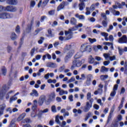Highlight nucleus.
Listing matches in <instances>:
<instances>
[{
    "instance_id": "obj_1",
    "label": "nucleus",
    "mask_w": 127,
    "mask_h": 127,
    "mask_svg": "<svg viewBox=\"0 0 127 127\" xmlns=\"http://www.w3.org/2000/svg\"><path fill=\"white\" fill-rule=\"evenodd\" d=\"M2 11H4V6L0 5V19H8L13 17L12 14Z\"/></svg>"
},
{
    "instance_id": "obj_2",
    "label": "nucleus",
    "mask_w": 127,
    "mask_h": 127,
    "mask_svg": "<svg viewBox=\"0 0 127 127\" xmlns=\"http://www.w3.org/2000/svg\"><path fill=\"white\" fill-rule=\"evenodd\" d=\"M80 57H82V52H79L77 53L75 56H74V59L72 61V63L73 64H84L85 63V60L82 59L81 61H80L79 60V58H80Z\"/></svg>"
},
{
    "instance_id": "obj_3",
    "label": "nucleus",
    "mask_w": 127,
    "mask_h": 127,
    "mask_svg": "<svg viewBox=\"0 0 127 127\" xmlns=\"http://www.w3.org/2000/svg\"><path fill=\"white\" fill-rule=\"evenodd\" d=\"M93 102H94V99H90L89 102L86 103L85 106L81 107V109L83 110L84 113H88V112L90 111V109H91L93 106Z\"/></svg>"
},
{
    "instance_id": "obj_4",
    "label": "nucleus",
    "mask_w": 127,
    "mask_h": 127,
    "mask_svg": "<svg viewBox=\"0 0 127 127\" xmlns=\"http://www.w3.org/2000/svg\"><path fill=\"white\" fill-rule=\"evenodd\" d=\"M9 90V87L4 85L2 87H0V99H2L4 96H5V94L7 92V91Z\"/></svg>"
},
{
    "instance_id": "obj_5",
    "label": "nucleus",
    "mask_w": 127,
    "mask_h": 127,
    "mask_svg": "<svg viewBox=\"0 0 127 127\" xmlns=\"http://www.w3.org/2000/svg\"><path fill=\"white\" fill-rule=\"evenodd\" d=\"M75 30V27H73L71 29H69L68 31H65L64 34L66 36V40H69L72 38V31H74Z\"/></svg>"
},
{
    "instance_id": "obj_6",
    "label": "nucleus",
    "mask_w": 127,
    "mask_h": 127,
    "mask_svg": "<svg viewBox=\"0 0 127 127\" xmlns=\"http://www.w3.org/2000/svg\"><path fill=\"white\" fill-rule=\"evenodd\" d=\"M80 51L81 52H91L92 51V48H91V46L87 45L86 44H84L81 45L80 48Z\"/></svg>"
},
{
    "instance_id": "obj_7",
    "label": "nucleus",
    "mask_w": 127,
    "mask_h": 127,
    "mask_svg": "<svg viewBox=\"0 0 127 127\" xmlns=\"http://www.w3.org/2000/svg\"><path fill=\"white\" fill-rule=\"evenodd\" d=\"M74 54V51H72L71 52H69L67 55L65 57L64 60L65 63H68L69 61H70V59H71V57L73 56V55Z\"/></svg>"
},
{
    "instance_id": "obj_8",
    "label": "nucleus",
    "mask_w": 127,
    "mask_h": 127,
    "mask_svg": "<svg viewBox=\"0 0 127 127\" xmlns=\"http://www.w3.org/2000/svg\"><path fill=\"white\" fill-rule=\"evenodd\" d=\"M118 42L121 44H127V35H124L122 37L118 39Z\"/></svg>"
},
{
    "instance_id": "obj_9",
    "label": "nucleus",
    "mask_w": 127,
    "mask_h": 127,
    "mask_svg": "<svg viewBox=\"0 0 127 127\" xmlns=\"http://www.w3.org/2000/svg\"><path fill=\"white\" fill-rule=\"evenodd\" d=\"M56 97L55 92H52L48 96V102H53L55 101V98Z\"/></svg>"
},
{
    "instance_id": "obj_10",
    "label": "nucleus",
    "mask_w": 127,
    "mask_h": 127,
    "mask_svg": "<svg viewBox=\"0 0 127 127\" xmlns=\"http://www.w3.org/2000/svg\"><path fill=\"white\" fill-rule=\"evenodd\" d=\"M56 92L59 93L60 96H63L64 94L65 95L68 94V91L62 89L60 87L57 88Z\"/></svg>"
},
{
    "instance_id": "obj_11",
    "label": "nucleus",
    "mask_w": 127,
    "mask_h": 127,
    "mask_svg": "<svg viewBox=\"0 0 127 127\" xmlns=\"http://www.w3.org/2000/svg\"><path fill=\"white\" fill-rule=\"evenodd\" d=\"M46 99V97L44 95H42L40 97L38 101V104L39 106H42V105H43V103L45 101Z\"/></svg>"
},
{
    "instance_id": "obj_12",
    "label": "nucleus",
    "mask_w": 127,
    "mask_h": 127,
    "mask_svg": "<svg viewBox=\"0 0 127 127\" xmlns=\"http://www.w3.org/2000/svg\"><path fill=\"white\" fill-rule=\"evenodd\" d=\"M118 87H119L118 84H115L114 85L113 89V91L110 94L111 97H115L116 96V94H117V91H118Z\"/></svg>"
},
{
    "instance_id": "obj_13",
    "label": "nucleus",
    "mask_w": 127,
    "mask_h": 127,
    "mask_svg": "<svg viewBox=\"0 0 127 127\" xmlns=\"http://www.w3.org/2000/svg\"><path fill=\"white\" fill-rule=\"evenodd\" d=\"M88 63L90 64H93V63H95V64H99V63L97 62H95V59L93 58V56H89L88 58Z\"/></svg>"
},
{
    "instance_id": "obj_14",
    "label": "nucleus",
    "mask_w": 127,
    "mask_h": 127,
    "mask_svg": "<svg viewBox=\"0 0 127 127\" xmlns=\"http://www.w3.org/2000/svg\"><path fill=\"white\" fill-rule=\"evenodd\" d=\"M6 3L12 5L13 4H16L17 3V0H7Z\"/></svg>"
},
{
    "instance_id": "obj_15",
    "label": "nucleus",
    "mask_w": 127,
    "mask_h": 127,
    "mask_svg": "<svg viewBox=\"0 0 127 127\" xmlns=\"http://www.w3.org/2000/svg\"><path fill=\"white\" fill-rule=\"evenodd\" d=\"M25 116H26V114L25 113H22L17 118V122H20V121H22V120H23L24 118H25Z\"/></svg>"
},
{
    "instance_id": "obj_16",
    "label": "nucleus",
    "mask_w": 127,
    "mask_h": 127,
    "mask_svg": "<svg viewBox=\"0 0 127 127\" xmlns=\"http://www.w3.org/2000/svg\"><path fill=\"white\" fill-rule=\"evenodd\" d=\"M33 104L32 106V110L33 111H35L37 108V100H35L33 101Z\"/></svg>"
},
{
    "instance_id": "obj_17",
    "label": "nucleus",
    "mask_w": 127,
    "mask_h": 127,
    "mask_svg": "<svg viewBox=\"0 0 127 127\" xmlns=\"http://www.w3.org/2000/svg\"><path fill=\"white\" fill-rule=\"evenodd\" d=\"M30 95L32 96L33 97H34V96H35V97H38L39 94L36 90L33 89L32 90V92L30 93Z\"/></svg>"
},
{
    "instance_id": "obj_18",
    "label": "nucleus",
    "mask_w": 127,
    "mask_h": 127,
    "mask_svg": "<svg viewBox=\"0 0 127 127\" xmlns=\"http://www.w3.org/2000/svg\"><path fill=\"white\" fill-rule=\"evenodd\" d=\"M32 121L29 118H26L22 121V124H31Z\"/></svg>"
},
{
    "instance_id": "obj_19",
    "label": "nucleus",
    "mask_w": 127,
    "mask_h": 127,
    "mask_svg": "<svg viewBox=\"0 0 127 127\" xmlns=\"http://www.w3.org/2000/svg\"><path fill=\"white\" fill-rule=\"evenodd\" d=\"M77 112V114H79L80 115H81V114H82V110H81L80 109H78L77 110L76 109H74L73 110V112L74 113V114H75V117H77V116H78V115H77V114H76Z\"/></svg>"
},
{
    "instance_id": "obj_20",
    "label": "nucleus",
    "mask_w": 127,
    "mask_h": 127,
    "mask_svg": "<svg viewBox=\"0 0 127 127\" xmlns=\"http://www.w3.org/2000/svg\"><path fill=\"white\" fill-rule=\"evenodd\" d=\"M1 72L3 76H5V75H6V68H5V67L3 66L2 67V68H1Z\"/></svg>"
},
{
    "instance_id": "obj_21",
    "label": "nucleus",
    "mask_w": 127,
    "mask_h": 127,
    "mask_svg": "<svg viewBox=\"0 0 127 127\" xmlns=\"http://www.w3.org/2000/svg\"><path fill=\"white\" fill-rule=\"evenodd\" d=\"M70 22L72 25H76L77 23V20L75 18L72 17L70 19Z\"/></svg>"
},
{
    "instance_id": "obj_22",
    "label": "nucleus",
    "mask_w": 127,
    "mask_h": 127,
    "mask_svg": "<svg viewBox=\"0 0 127 127\" xmlns=\"http://www.w3.org/2000/svg\"><path fill=\"white\" fill-rule=\"evenodd\" d=\"M10 38L12 40H15L17 38V35H16L15 33L13 32L11 34Z\"/></svg>"
},
{
    "instance_id": "obj_23",
    "label": "nucleus",
    "mask_w": 127,
    "mask_h": 127,
    "mask_svg": "<svg viewBox=\"0 0 127 127\" xmlns=\"http://www.w3.org/2000/svg\"><path fill=\"white\" fill-rule=\"evenodd\" d=\"M111 12L113 13V15H115V16H119V15L120 14V11L116 10H113L111 11Z\"/></svg>"
},
{
    "instance_id": "obj_24",
    "label": "nucleus",
    "mask_w": 127,
    "mask_h": 127,
    "mask_svg": "<svg viewBox=\"0 0 127 127\" xmlns=\"http://www.w3.org/2000/svg\"><path fill=\"white\" fill-rule=\"evenodd\" d=\"M11 7L12 6L10 5L4 7V11H9L10 12L11 10Z\"/></svg>"
},
{
    "instance_id": "obj_25",
    "label": "nucleus",
    "mask_w": 127,
    "mask_h": 127,
    "mask_svg": "<svg viewBox=\"0 0 127 127\" xmlns=\"http://www.w3.org/2000/svg\"><path fill=\"white\" fill-rule=\"evenodd\" d=\"M79 10H83L85 7V3H80L79 4Z\"/></svg>"
},
{
    "instance_id": "obj_26",
    "label": "nucleus",
    "mask_w": 127,
    "mask_h": 127,
    "mask_svg": "<svg viewBox=\"0 0 127 127\" xmlns=\"http://www.w3.org/2000/svg\"><path fill=\"white\" fill-rule=\"evenodd\" d=\"M62 9H64V6L63 5V4L61 3L57 7V11H60V10H62Z\"/></svg>"
},
{
    "instance_id": "obj_27",
    "label": "nucleus",
    "mask_w": 127,
    "mask_h": 127,
    "mask_svg": "<svg viewBox=\"0 0 127 127\" xmlns=\"http://www.w3.org/2000/svg\"><path fill=\"white\" fill-rule=\"evenodd\" d=\"M98 49H100L101 51L103 50V48L102 46L98 45L97 46H95L94 47V50H95V51H98Z\"/></svg>"
},
{
    "instance_id": "obj_28",
    "label": "nucleus",
    "mask_w": 127,
    "mask_h": 127,
    "mask_svg": "<svg viewBox=\"0 0 127 127\" xmlns=\"http://www.w3.org/2000/svg\"><path fill=\"white\" fill-rule=\"evenodd\" d=\"M75 17L79 18V19H85V16L83 15H79V14H75Z\"/></svg>"
},
{
    "instance_id": "obj_29",
    "label": "nucleus",
    "mask_w": 127,
    "mask_h": 127,
    "mask_svg": "<svg viewBox=\"0 0 127 127\" xmlns=\"http://www.w3.org/2000/svg\"><path fill=\"white\" fill-rule=\"evenodd\" d=\"M41 30H43V28H40L36 30L33 34L34 35H37V34H38V33H39V32H40V31H41Z\"/></svg>"
},
{
    "instance_id": "obj_30",
    "label": "nucleus",
    "mask_w": 127,
    "mask_h": 127,
    "mask_svg": "<svg viewBox=\"0 0 127 127\" xmlns=\"http://www.w3.org/2000/svg\"><path fill=\"white\" fill-rule=\"evenodd\" d=\"M104 57L105 58L106 60H110V57L111 56V55L110 54H103Z\"/></svg>"
},
{
    "instance_id": "obj_31",
    "label": "nucleus",
    "mask_w": 127,
    "mask_h": 127,
    "mask_svg": "<svg viewBox=\"0 0 127 127\" xmlns=\"http://www.w3.org/2000/svg\"><path fill=\"white\" fill-rule=\"evenodd\" d=\"M102 92L103 89L99 88L97 90L94 92V95H98V94H102Z\"/></svg>"
},
{
    "instance_id": "obj_32",
    "label": "nucleus",
    "mask_w": 127,
    "mask_h": 127,
    "mask_svg": "<svg viewBox=\"0 0 127 127\" xmlns=\"http://www.w3.org/2000/svg\"><path fill=\"white\" fill-rule=\"evenodd\" d=\"M37 49H36L35 48H33L31 51H30V55L31 56H33L34 55V53H35V51H36Z\"/></svg>"
},
{
    "instance_id": "obj_33",
    "label": "nucleus",
    "mask_w": 127,
    "mask_h": 127,
    "mask_svg": "<svg viewBox=\"0 0 127 127\" xmlns=\"http://www.w3.org/2000/svg\"><path fill=\"white\" fill-rule=\"evenodd\" d=\"M14 91L13 90H10L9 92H8L5 95L6 99L8 100V99H9V95H11L12 93H13Z\"/></svg>"
},
{
    "instance_id": "obj_34",
    "label": "nucleus",
    "mask_w": 127,
    "mask_h": 127,
    "mask_svg": "<svg viewBox=\"0 0 127 127\" xmlns=\"http://www.w3.org/2000/svg\"><path fill=\"white\" fill-rule=\"evenodd\" d=\"M16 125L15 123L14 122V120H12L8 126V127H15Z\"/></svg>"
},
{
    "instance_id": "obj_35",
    "label": "nucleus",
    "mask_w": 127,
    "mask_h": 127,
    "mask_svg": "<svg viewBox=\"0 0 127 127\" xmlns=\"http://www.w3.org/2000/svg\"><path fill=\"white\" fill-rule=\"evenodd\" d=\"M48 32L49 34V36H50V37H54L55 35L54 33H52V31H51V29H49L48 30Z\"/></svg>"
},
{
    "instance_id": "obj_36",
    "label": "nucleus",
    "mask_w": 127,
    "mask_h": 127,
    "mask_svg": "<svg viewBox=\"0 0 127 127\" xmlns=\"http://www.w3.org/2000/svg\"><path fill=\"white\" fill-rule=\"evenodd\" d=\"M109 68H106L105 66H102L101 69H100V72H108Z\"/></svg>"
},
{
    "instance_id": "obj_37",
    "label": "nucleus",
    "mask_w": 127,
    "mask_h": 127,
    "mask_svg": "<svg viewBox=\"0 0 127 127\" xmlns=\"http://www.w3.org/2000/svg\"><path fill=\"white\" fill-rule=\"evenodd\" d=\"M49 0H45L42 3V6H43V7L46 6L48 2H49Z\"/></svg>"
},
{
    "instance_id": "obj_38",
    "label": "nucleus",
    "mask_w": 127,
    "mask_h": 127,
    "mask_svg": "<svg viewBox=\"0 0 127 127\" xmlns=\"http://www.w3.org/2000/svg\"><path fill=\"white\" fill-rule=\"evenodd\" d=\"M118 51L120 55L121 56L123 55V53H124V49L121 48V47H118Z\"/></svg>"
},
{
    "instance_id": "obj_39",
    "label": "nucleus",
    "mask_w": 127,
    "mask_h": 127,
    "mask_svg": "<svg viewBox=\"0 0 127 127\" xmlns=\"http://www.w3.org/2000/svg\"><path fill=\"white\" fill-rule=\"evenodd\" d=\"M51 111L52 113H57V110H56V106L53 105L51 107Z\"/></svg>"
},
{
    "instance_id": "obj_40",
    "label": "nucleus",
    "mask_w": 127,
    "mask_h": 127,
    "mask_svg": "<svg viewBox=\"0 0 127 127\" xmlns=\"http://www.w3.org/2000/svg\"><path fill=\"white\" fill-rule=\"evenodd\" d=\"M124 101H125V98L123 97L121 100V104L119 107V110H121V109H122V107H123Z\"/></svg>"
},
{
    "instance_id": "obj_41",
    "label": "nucleus",
    "mask_w": 127,
    "mask_h": 127,
    "mask_svg": "<svg viewBox=\"0 0 127 127\" xmlns=\"http://www.w3.org/2000/svg\"><path fill=\"white\" fill-rule=\"evenodd\" d=\"M47 66L50 68H56V67H57L55 64H48Z\"/></svg>"
},
{
    "instance_id": "obj_42",
    "label": "nucleus",
    "mask_w": 127,
    "mask_h": 127,
    "mask_svg": "<svg viewBox=\"0 0 127 127\" xmlns=\"http://www.w3.org/2000/svg\"><path fill=\"white\" fill-rule=\"evenodd\" d=\"M55 122L59 125H61V123H60V121L59 120V116L57 115L56 116Z\"/></svg>"
},
{
    "instance_id": "obj_43",
    "label": "nucleus",
    "mask_w": 127,
    "mask_h": 127,
    "mask_svg": "<svg viewBox=\"0 0 127 127\" xmlns=\"http://www.w3.org/2000/svg\"><path fill=\"white\" fill-rule=\"evenodd\" d=\"M17 100V97H15V95H14L13 97L10 98V103H11L13 101H15Z\"/></svg>"
},
{
    "instance_id": "obj_44",
    "label": "nucleus",
    "mask_w": 127,
    "mask_h": 127,
    "mask_svg": "<svg viewBox=\"0 0 127 127\" xmlns=\"http://www.w3.org/2000/svg\"><path fill=\"white\" fill-rule=\"evenodd\" d=\"M26 32L29 33L31 31V25H28L27 29H26Z\"/></svg>"
},
{
    "instance_id": "obj_45",
    "label": "nucleus",
    "mask_w": 127,
    "mask_h": 127,
    "mask_svg": "<svg viewBox=\"0 0 127 127\" xmlns=\"http://www.w3.org/2000/svg\"><path fill=\"white\" fill-rule=\"evenodd\" d=\"M88 40L90 42V43H94V42H97V40L95 38L92 39V38H89Z\"/></svg>"
},
{
    "instance_id": "obj_46",
    "label": "nucleus",
    "mask_w": 127,
    "mask_h": 127,
    "mask_svg": "<svg viewBox=\"0 0 127 127\" xmlns=\"http://www.w3.org/2000/svg\"><path fill=\"white\" fill-rule=\"evenodd\" d=\"M89 9H90L88 7L86 8V12L85 13L86 15H90V14H91V12L90 11Z\"/></svg>"
},
{
    "instance_id": "obj_47",
    "label": "nucleus",
    "mask_w": 127,
    "mask_h": 127,
    "mask_svg": "<svg viewBox=\"0 0 127 127\" xmlns=\"http://www.w3.org/2000/svg\"><path fill=\"white\" fill-rule=\"evenodd\" d=\"M101 16L104 18V19H105V20H107V19H108V18L107 17V15L105 13H101Z\"/></svg>"
},
{
    "instance_id": "obj_48",
    "label": "nucleus",
    "mask_w": 127,
    "mask_h": 127,
    "mask_svg": "<svg viewBox=\"0 0 127 127\" xmlns=\"http://www.w3.org/2000/svg\"><path fill=\"white\" fill-rule=\"evenodd\" d=\"M96 8V6L95 4H93L90 6V7L89 8L90 10H91L92 11H93V10H95Z\"/></svg>"
},
{
    "instance_id": "obj_49",
    "label": "nucleus",
    "mask_w": 127,
    "mask_h": 127,
    "mask_svg": "<svg viewBox=\"0 0 127 127\" xmlns=\"http://www.w3.org/2000/svg\"><path fill=\"white\" fill-rule=\"evenodd\" d=\"M115 4H116V5H117V7L119 8H123V5L122 4H121L120 2H116L115 3Z\"/></svg>"
},
{
    "instance_id": "obj_50",
    "label": "nucleus",
    "mask_w": 127,
    "mask_h": 127,
    "mask_svg": "<svg viewBox=\"0 0 127 127\" xmlns=\"http://www.w3.org/2000/svg\"><path fill=\"white\" fill-rule=\"evenodd\" d=\"M67 39V38L65 37H63V36H60L59 38V40H60L61 41H64V40L66 41V40H66Z\"/></svg>"
},
{
    "instance_id": "obj_51",
    "label": "nucleus",
    "mask_w": 127,
    "mask_h": 127,
    "mask_svg": "<svg viewBox=\"0 0 127 127\" xmlns=\"http://www.w3.org/2000/svg\"><path fill=\"white\" fill-rule=\"evenodd\" d=\"M75 77L74 76H72V77H71V78L68 80L67 81V83H72V82H74V81H75Z\"/></svg>"
},
{
    "instance_id": "obj_52",
    "label": "nucleus",
    "mask_w": 127,
    "mask_h": 127,
    "mask_svg": "<svg viewBox=\"0 0 127 127\" xmlns=\"http://www.w3.org/2000/svg\"><path fill=\"white\" fill-rule=\"evenodd\" d=\"M43 40H44V38L43 37H41L40 39L38 41L39 44H42Z\"/></svg>"
},
{
    "instance_id": "obj_53",
    "label": "nucleus",
    "mask_w": 127,
    "mask_h": 127,
    "mask_svg": "<svg viewBox=\"0 0 127 127\" xmlns=\"http://www.w3.org/2000/svg\"><path fill=\"white\" fill-rule=\"evenodd\" d=\"M91 97H92V95L91 94V93L88 92L87 94V99L90 101L91 99H93V98H91Z\"/></svg>"
},
{
    "instance_id": "obj_54",
    "label": "nucleus",
    "mask_w": 127,
    "mask_h": 127,
    "mask_svg": "<svg viewBox=\"0 0 127 127\" xmlns=\"http://www.w3.org/2000/svg\"><path fill=\"white\" fill-rule=\"evenodd\" d=\"M15 31L16 33H19L20 32V27L18 25L16 27Z\"/></svg>"
},
{
    "instance_id": "obj_55",
    "label": "nucleus",
    "mask_w": 127,
    "mask_h": 127,
    "mask_svg": "<svg viewBox=\"0 0 127 127\" xmlns=\"http://www.w3.org/2000/svg\"><path fill=\"white\" fill-rule=\"evenodd\" d=\"M102 25L104 27H107V26H108V22L105 20L102 21Z\"/></svg>"
},
{
    "instance_id": "obj_56",
    "label": "nucleus",
    "mask_w": 127,
    "mask_h": 127,
    "mask_svg": "<svg viewBox=\"0 0 127 127\" xmlns=\"http://www.w3.org/2000/svg\"><path fill=\"white\" fill-rule=\"evenodd\" d=\"M4 108H5V104H2L0 105V111H2L3 112Z\"/></svg>"
},
{
    "instance_id": "obj_57",
    "label": "nucleus",
    "mask_w": 127,
    "mask_h": 127,
    "mask_svg": "<svg viewBox=\"0 0 127 127\" xmlns=\"http://www.w3.org/2000/svg\"><path fill=\"white\" fill-rule=\"evenodd\" d=\"M16 10H17V9L16 8V7H13L12 6V7L11 8L10 12H14L16 11Z\"/></svg>"
},
{
    "instance_id": "obj_58",
    "label": "nucleus",
    "mask_w": 127,
    "mask_h": 127,
    "mask_svg": "<svg viewBox=\"0 0 127 127\" xmlns=\"http://www.w3.org/2000/svg\"><path fill=\"white\" fill-rule=\"evenodd\" d=\"M35 5V1H31L30 3V8H31V7H34Z\"/></svg>"
},
{
    "instance_id": "obj_59",
    "label": "nucleus",
    "mask_w": 127,
    "mask_h": 127,
    "mask_svg": "<svg viewBox=\"0 0 127 127\" xmlns=\"http://www.w3.org/2000/svg\"><path fill=\"white\" fill-rule=\"evenodd\" d=\"M12 50V48L11 47L8 46L7 47V51L8 53H10L11 50Z\"/></svg>"
},
{
    "instance_id": "obj_60",
    "label": "nucleus",
    "mask_w": 127,
    "mask_h": 127,
    "mask_svg": "<svg viewBox=\"0 0 127 127\" xmlns=\"http://www.w3.org/2000/svg\"><path fill=\"white\" fill-rule=\"evenodd\" d=\"M62 3L64 5V7H65V6H66L67 5H69V2H68L67 1H63L62 2Z\"/></svg>"
},
{
    "instance_id": "obj_61",
    "label": "nucleus",
    "mask_w": 127,
    "mask_h": 127,
    "mask_svg": "<svg viewBox=\"0 0 127 127\" xmlns=\"http://www.w3.org/2000/svg\"><path fill=\"white\" fill-rule=\"evenodd\" d=\"M73 98V95H70L68 96V100L70 101V102H73V101H74Z\"/></svg>"
},
{
    "instance_id": "obj_62",
    "label": "nucleus",
    "mask_w": 127,
    "mask_h": 127,
    "mask_svg": "<svg viewBox=\"0 0 127 127\" xmlns=\"http://www.w3.org/2000/svg\"><path fill=\"white\" fill-rule=\"evenodd\" d=\"M31 118H36V114H35L34 111H33V112H31Z\"/></svg>"
},
{
    "instance_id": "obj_63",
    "label": "nucleus",
    "mask_w": 127,
    "mask_h": 127,
    "mask_svg": "<svg viewBox=\"0 0 127 127\" xmlns=\"http://www.w3.org/2000/svg\"><path fill=\"white\" fill-rule=\"evenodd\" d=\"M109 41L113 42L114 41V36L113 35H110L109 37Z\"/></svg>"
},
{
    "instance_id": "obj_64",
    "label": "nucleus",
    "mask_w": 127,
    "mask_h": 127,
    "mask_svg": "<svg viewBox=\"0 0 127 127\" xmlns=\"http://www.w3.org/2000/svg\"><path fill=\"white\" fill-rule=\"evenodd\" d=\"M124 69H125V74H127V64H124Z\"/></svg>"
}]
</instances>
